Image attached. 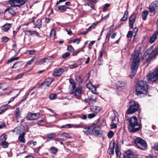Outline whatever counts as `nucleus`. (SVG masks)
Segmentation results:
<instances>
[{
	"instance_id": "9d476101",
	"label": "nucleus",
	"mask_w": 158,
	"mask_h": 158,
	"mask_svg": "<svg viewBox=\"0 0 158 158\" xmlns=\"http://www.w3.org/2000/svg\"><path fill=\"white\" fill-rule=\"evenodd\" d=\"M123 158H137L134 153L130 150H127L123 154Z\"/></svg>"
},
{
	"instance_id": "f257e3e1",
	"label": "nucleus",
	"mask_w": 158,
	"mask_h": 158,
	"mask_svg": "<svg viewBox=\"0 0 158 158\" xmlns=\"http://www.w3.org/2000/svg\"><path fill=\"white\" fill-rule=\"evenodd\" d=\"M140 52L138 50L135 51L131 58L132 62L131 65V72L130 76L133 78L135 76L138 67V64L140 60Z\"/></svg>"
},
{
	"instance_id": "aec40b11",
	"label": "nucleus",
	"mask_w": 158,
	"mask_h": 158,
	"mask_svg": "<svg viewBox=\"0 0 158 158\" xmlns=\"http://www.w3.org/2000/svg\"><path fill=\"white\" fill-rule=\"evenodd\" d=\"M60 137V139L63 141L65 140L68 138H71L68 134L65 133L61 134Z\"/></svg>"
},
{
	"instance_id": "603ef678",
	"label": "nucleus",
	"mask_w": 158,
	"mask_h": 158,
	"mask_svg": "<svg viewBox=\"0 0 158 158\" xmlns=\"http://www.w3.org/2000/svg\"><path fill=\"white\" fill-rule=\"evenodd\" d=\"M67 50L69 51L73 52L74 51V49L71 45H69L67 47Z\"/></svg>"
},
{
	"instance_id": "423d86ee",
	"label": "nucleus",
	"mask_w": 158,
	"mask_h": 158,
	"mask_svg": "<svg viewBox=\"0 0 158 158\" xmlns=\"http://www.w3.org/2000/svg\"><path fill=\"white\" fill-rule=\"evenodd\" d=\"M148 82H155L158 79V69H156L150 73L147 77Z\"/></svg>"
},
{
	"instance_id": "13d9d810",
	"label": "nucleus",
	"mask_w": 158,
	"mask_h": 158,
	"mask_svg": "<svg viewBox=\"0 0 158 158\" xmlns=\"http://www.w3.org/2000/svg\"><path fill=\"white\" fill-rule=\"evenodd\" d=\"M110 34L107 33L106 36V42H109L110 40Z\"/></svg>"
},
{
	"instance_id": "b1692460",
	"label": "nucleus",
	"mask_w": 158,
	"mask_h": 158,
	"mask_svg": "<svg viewBox=\"0 0 158 158\" xmlns=\"http://www.w3.org/2000/svg\"><path fill=\"white\" fill-rule=\"evenodd\" d=\"M9 3L12 7L18 6L17 0H10Z\"/></svg>"
},
{
	"instance_id": "e433bc0d",
	"label": "nucleus",
	"mask_w": 158,
	"mask_h": 158,
	"mask_svg": "<svg viewBox=\"0 0 158 158\" xmlns=\"http://www.w3.org/2000/svg\"><path fill=\"white\" fill-rule=\"evenodd\" d=\"M1 145L3 148H6L8 147L9 143L6 141H3L1 143Z\"/></svg>"
},
{
	"instance_id": "a878e982",
	"label": "nucleus",
	"mask_w": 158,
	"mask_h": 158,
	"mask_svg": "<svg viewBox=\"0 0 158 158\" xmlns=\"http://www.w3.org/2000/svg\"><path fill=\"white\" fill-rule=\"evenodd\" d=\"M27 32L29 33V35L31 36L34 35H35L36 36H39V33L36 31H30L28 30L27 31Z\"/></svg>"
},
{
	"instance_id": "e2e57ef3",
	"label": "nucleus",
	"mask_w": 158,
	"mask_h": 158,
	"mask_svg": "<svg viewBox=\"0 0 158 158\" xmlns=\"http://www.w3.org/2000/svg\"><path fill=\"white\" fill-rule=\"evenodd\" d=\"M80 42V40L78 38L74 39L73 41V42L77 43V44H79Z\"/></svg>"
},
{
	"instance_id": "c03bdc74",
	"label": "nucleus",
	"mask_w": 158,
	"mask_h": 158,
	"mask_svg": "<svg viewBox=\"0 0 158 158\" xmlns=\"http://www.w3.org/2000/svg\"><path fill=\"white\" fill-rule=\"evenodd\" d=\"M97 25V23H92L91 25L89 27V28L88 29V30H90L92 29H94L95 28V26Z\"/></svg>"
},
{
	"instance_id": "052dcab7",
	"label": "nucleus",
	"mask_w": 158,
	"mask_h": 158,
	"mask_svg": "<svg viewBox=\"0 0 158 158\" xmlns=\"http://www.w3.org/2000/svg\"><path fill=\"white\" fill-rule=\"evenodd\" d=\"M115 153H116L117 155H118V154L119 150H118V145L117 144H116V146L115 147Z\"/></svg>"
},
{
	"instance_id": "37998d69",
	"label": "nucleus",
	"mask_w": 158,
	"mask_h": 158,
	"mask_svg": "<svg viewBox=\"0 0 158 158\" xmlns=\"http://www.w3.org/2000/svg\"><path fill=\"white\" fill-rule=\"evenodd\" d=\"M57 96L55 94H52L49 96L50 99L51 100H54L57 98Z\"/></svg>"
},
{
	"instance_id": "a211bd4d",
	"label": "nucleus",
	"mask_w": 158,
	"mask_h": 158,
	"mask_svg": "<svg viewBox=\"0 0 158 158\" xmlns=\"http://www.w3.org/2000/svg\"><path fill=\"white\" fill-rule=\"evenodd\" d=\"M83 131L84 133L87 135H89L93 131V128H92V127L89 126L88 127H85Z\"/></svg>"
},
{
	"instance_id": "a18cd8bd",
	"label": "nucleus",
	"mask_w": 158,
	"mask_h": 158,
	"mask_svg": "<svg viewBox=\"0 0 158 158\" xmlns=\"http://www.w3.org/2000/svg\"><path fill=\"white\" fill-rule=\"evenodd\" d=\"M74 127H73L75 128H83L85 127V126H84L83 125H82V124H79L77 125H74L73 124Z\"/></svg>"
},
{
	"instance_id": "6e6d98bb",
	"label": "nucleus",
	"mask_w": 158,
	"mask_h": 158,
	"mask_svg": "<svg viewBox=\"0 0 158 158\" xmlns=\"http://www.w3.org/2000/svg\"><path fill=\"white\" fill-rule=\"evenodd\" d=\"M96 114L95 113L90 114H88V118L90 119L94 118Z\"/></svg>"
},
{
	"instance_id": "7c9ffc66",
	"label": "nucleus",
	"mask_w": 158,
	"mask_h": 158,
	"mask_svg": "<svg viewBox=\"0 0 158 158\" xmlns=\"http://www.w3.org/2000/svg\"><path fill=\"white\" fill-rule=\"evenodd\" d=\"M18 6H20L25 4L26 1L25 0H17Z\"/></svg>"
},
{
	"instance_id": "9b49d317",
	"label": "nucleus",
	"mask_w": 158,
	"mask_h": 158,
	"mask_svg": "<svg viewBox=\"0 0 158 158\" xmlns=\"http://www.w3.org/2000/svg\"><path fill=\"white\" fill-rule=\"evenodd\" d=\"M39 116L38 113H28L27 116V118L29 120H35L37 119Z\"/></svg>"
},
{
	"instance_id": "de8ad7c7",
	"label": "nucleus",
	"mask_w": 158,
	"mask_h": 158,
	"mask_svg": "<svg viewBox=\"0 0 158 158\" xmlns=\"http://www.w3.org/2000/svg\"><path fill=\"white\" fill-rule=\"evenodd\" d=\"M114 133L112 131H110L108 134V136L109 138H112L114 136Z\"/></svg>"
},
{
	"instance_id": "7ed1b4c3",
	"label": "nucleus",
	"mask_w": 158,
	"mask_h": 158,
	"mask_svg": "<svg viewBox=\"0 0 158 158\" xmlns=\"http://www.w3.org/2000/svg\"><path fill=\"white\" fill-rule=\"evenodd\" d=\"M135 90L138 95L143 94H146L148 90L147 82L144 81H139L136 84Z\"/></svg>"
},
{
	"instance_id": "6ab92c4d",
	"label": "nucleus",
	"mask_w": 158,
	"mask_h": 158,
	"mask_svg": "<svg viewBox=\"0 0 158 158\" xmlns=\"http://www.w3.org/2000/svg\"><path fill=\"white\" fill-rule=\"evenodd\" d=\"M90 111L93 113H98L101 110V108L100 107L96 106H92L90 107Z\"/></svg>"
},
{
	"instance_id": "09e8293b",
	"label": "nucleus",
	"mask_w": 158,
	"mask_h": 158,
	"mask_svg": "<svg viewBox=\"0 0 158 158\" xmlns=\"http://www.w3.org/2000/svg\"><path fill=\"white\" fill-rule=\"evenodd\" d=\"M110 6V4L109 3H106L105 4L103 8V10L104 11H105L106 9L109 7Z\"/></svg>"
},
{
	"instance_id": "412c9836",
	"label": "nucleus",
	"mask_w": 158,
	"mask_h": 158,
	"mask_svg": "<svg viewBox=\"0 0 158 158\" xmlns=\"http://www.w3.org/2000/svg\"><path fill=\"white\" fill-rule=\"evenodd\" d=\"M158 35L157 32L156 31L153 35L150 37L149 40V42L151 43H153L157 39V36Z\"/></svg>"
},
{
	"instance_id": "20e7f679",
	"label": "nucleus",
	"mask_w": 158,
	"mask_h": 158,
	"mask_svg": "<svg viewBox=\"0 0 158 158\" xmlns=\"http://www.w3.org/2000/svg\"><path fill=\"white\" fill-rule=\"evenodd\" d=\"M139 105L138 102L134 100H131L129 103V108L127 110L126 114H130L137 111L139 108Z\"/></svg>"
},
{
	"instance_id": "0eeeda50",
	"label": "nucleus",
	"mask_w": 158,
	"mask_h": 158,
	"mask_svg": "<svg viewBox=\"0 0 158 158\" xmlns=\"http://www.w3.org/2000/svg\"><path fill=\"white\" fill-rule=\"evenodd\" d=\"M97 95L96 94H93L90 96V97L86 98L84 101L85 103H87L89 105H93L96 102Z\"/></svg>"
},
{
	"instance_id": "473e14b6",
	"label": "nucleus",
	"mask_w": 158,
	"mask_h": 158,
	"mask_svg": "<svg viewBox=\"0 0 158 158\" xmlns=\"http://www.w3.org/2000/svg\"><path fill=\"white\" fill-rule=\"evenodd\" d=\"M128 14V12L127 10L124 13V16L121 19V20L122 21H125L127 18V16Z\"/></svg>"
},
{
	"instance_id": "5701e85b",
	"label": "nucleus",
	"mask_w": 158,
	"mask_h": 158,
	"mask_svg": "<svg viewBox=\"0 0 158 158\" xmlns=\"http://www.w3.org/2000/svg\"><path fill=\"white\" fill-rule=\"evenodd\" d=\"M125 85L124 81H119L117 83V88L118 89H121L124 87Z\"/></svg>"
},
{
	"instance_id": "c9c22d12",
	"label": "nucleus",
	"mask_w": 158,
	"mask_h": 158,
	"mask_svg": "<svg viewBox=\"0 0 158 158\" xmlns=\"http://www.w3.org/2000/svg\"><path fill=\"white\" fill-rule=\"evenodd\" d=\"M72 85V89L71 90L69 91V93L70 94H73L74 93V90L76 87V84L75 83H73Z\"/></svg>"
},
{
	"instance_id": "c756f323",
	"label": "nucleus",
	"mask_w": 158,
	"mask_h": 158,
	"mask_svg": "<svg viewBox=\"0 0 158 158\" xmlns=\"http://www.w3.org/2000/svg\"><path fill=\"white\" fill-rule=\"evenodd\" d=\"M50 149L51 153L54 154H56L58 150V149L57 148L54 147H51Z\"/></svg>"
},
{
	"instance_id": "338daca9",
	"label": "nucleus",
	"mask_w": 158,
	"mask_h": 158,
	"mask_svg": "<svg viewBox=\"0 0 158 158\" xmlns=\"http://www.w3.org/2000/svg\"><path fill=\"white\" fill-rule=\"evenodd\" d=\"M138 29L136 27H134L133 30V33H135V35H136V33L138 31Z\"/></svg>"
},
{
	"instance_id": "f3484780",
	"label": "nucleus",
	"mask_w": 158,
	"mask_h": 158,
	"mask_svg": "<svg viewBox=\"0 0 158 158\" xmlns=\"http://www.w3.org/2000/svg\"><path fill=\"white\" fill-rule=\"evenodd\" d=\"M64 72V70L62 69H58L55 70L53 73L54 76H59L61 75Z\"/></svg>"
},
{
	"instance_id": "4d7b16f0",
	"label": "nucleus",
	"mask_w": 158,
	"mask_h": 158,
	"mask_svg": "<svg viewBox=\"0 0 158 158\" xmlns=\"http://www.w3.org/2000/svg\"><path fill=\"white\" fill-rule=\"evenodd\" d=\"M2 41L5 42H7L9 40L8 38L6 36L2 37Z\"/></svg>"
},
{
	"instance_id": "f8f14e48",
	"label": "nucleus",
	"mask_w": 158,
	"mask_h": 158,
	"mask_svg": "<svg viewBox=\"0 0 158 158\" xmlns=\"http://www.w3.org/2000/svg\"><path fill=\"white\" fill-rule=\"evenodd\" d=\"M158 6V2L155 1L152 2L150 5L149 9L151 12H154Z\"/></svg>"
},
{
	"instance_id": "f03ea898",
	"label": "nucleus",
	"mask_w": 158,
	"mask_h": 158,
	"mask_svg": "<svg viewBox=\"0 0 158 158\" xmlns=\"http://www.w3.org/2000/svg\"><path fill=\"white\" fill-rule=\"evenodd\" d=\"M128 124V129L130 132L134 133L139 131L141 128L139 124L138 119L135 116L128 118L127 120Z\"/></svg>"
},
{
	"instance_id": "0e129e2a",
	"label": "nucleus",
	"mask_w": 158,
	"mask_h": 158,
	"mask_svg": "<svg viewBox=\"0 0 158 158\" xmlns=\"http://www.w3.org/2000/svg\"><path fill=\"white\" fill-rule=\"evenodd\" d=\"M28 51L29 52V54L31 55H33L34 53L35 52V50L34 49L32 50H29Z\"/></svg>"
},
{
	"instance_id": "f704fd0d",
	"label": "nucleus",
	"mask_w": 158,
	"mask_h": 158,
	"mask_svg": "<svg viewBox=\"0 0 158 158\" xmlns=\"http://www.w3.org/2000/svg\"><path fill=\"white\" fill-rule=\"evenodd\" d=\"M148 12L147 10L143 11L142 15V18L144 20H146L148 16Z\"/></svg>"
},
{
	"instance_id": "4468645a",
	"label": "nucleus",
	"mask_w": 158,
	"mask_h": 158,
	"mask_svg": "<svg viewBox=\"0 0 158 158\" xmlns=\"http://www.w3.org/2000/svg\"><path fill=\"white\" fill-rule=\"evenodd\" d=\"M93 131L94 132L95 135L99 137H102L103 136V132L100 130L99 128L94 127L93 128Z\"/></svg>"
},
{
	"instance_id": "2f4dec72",
	"label": "nucleus",
	"mask_w": 158,
	"mask_h": 158,
	"mask_svg": "<svg viewBox=\"0 0 158 158\" xmlns=\"http://www.w3.org/2000/svg\"><path fill=\"white\" fill-rule=\"evenodd\" d=\"M6 11H8L12 15H15V10L13 9L12 8H7L6 10Z\"/></svg>"
},
{
	"instance_id": "8fccbe9b",
	"label": "nucleus",
	"mask_w": 158,
	"mask_h": 158,
	"mask_svg": "<svg viewBox=\"0 0 158 158\" xmlns=\"http://www.w3.org/2000/svg\"><path fill=\"white\" fill-rule=\"evenodd\" d=\"M56 135L55 133H51L48 135V137L50 139H52L56 137Z\"/></svg>"
},
{
	"instance_id": "bf43d9fd",
	"label": "nucleus",
	"mask_w": 158,
	"mask_h": 158,
	"mask_svg": "<svg viewBox=\"0 0 158 158\" xmlns=\"http://www.w3.org/2000/svg\"><path fill=\"white\" fill-rule=\"evenodd\" d=\"M70 54L69 52H67L65 53V54H63L62 56V57L63 58H65L68 56L70 55Z\"/></svg>"
},
{
	"instance_id": "a19ab883",
	"label": "nucleus",
	"mask_w": 158,
	"mask_h": 158,
	"mask_svg": "<svg viewBox=\"0 0 158 158\" xmlns=\"http://www.w3.org/2000/svg\"><path fill=\"white\" fill-rule=\"evenodd\" d=\"M37 24H36L35 27H36L38 28H40L41 27L42 25V21L41 20L39 19L37 21Z\"/></svg>"
},
{
	"instance_id": "79ce46f5",
	"label": "nucleus",
	"mask_w": 158,
	"mask_h": 158,
	"mask_svg": "<svg viewBox=\"0 0 158 158\" xmlns=\"http://www.w3.org/2000/svg\"><path fill=\"white\" fill-rule=\"evenodd\" d=\"M19 57H15V58H14V57L11 58L10 59L8 60V61L7 62V63L8 64V63H10L12 61H14L15 60H18V59H19Z\"/></svg>"
},
{
	"instance_id": "69168bd1",
	"label": "nucleus",
	"mask_w": 158,
	"mask_h": 158,
	"mask_svg": "<svg viewBox=\"0 0 158 158\" xmlns=\"http://www.w3.org/2000/svg\"><path fill=\"white\" fill-rule=\"evenodd\" d=\"M33 60V59H31L26 64V66H28V65H31L34 61Z\"/></svg>"
},
{
	"instance_id": "4be33fe9",
	"label": "nucleus",
	"mask_w": 158,
	"mask_h": 158,
	"mask_svg": "<svg viewBox=\"0 0 158 158\" xmlns=\"http://www.w3.org/2000/svg\"><path fill=\"white\" fill-rule=\"evenodd\" d=\"M11 27V24L6 23L2 27V30L5 32L8 31Z\"/></svg>"
},
{
	"instance_id": "bb28decb",
	"label": "nucleus",
	"mask_w": 158,
	"mask_h": 158,
	"mask_svg": "<svg viewBox=\"0 0 158 158\" xmlns=\"http://www.w3.org/2000/svg\"><path fill=\"white\" fill-rule=\"evenodd\" d=\"M158 54V47L155 48V50L154 51L153 53L152 54L151 58V59H153L155 58L156 56Z\"/></svg>"
},
{
	"instance_id": "393cba45",
	"label": "nucleus",
	"mask_w": 158,
	"mask_h": 158,
	"mask_svg": "<svg viewBox=\"0 0 158 158\" xmlns=\"http://www.w3.org/2000/svg\"><path fill=\"white\" fill-rule=\"evenodd\" d=\"M68 8H69L65 5H62L58 7V10L61 12H65Z\"/></svg>"
},
{
	"instance_id": "3c124183",
	"label": "nucleus",
	"mask_w": 158,
	"mask_h": 158,
	"mask_svg": "<svg viewBox=\"0 0 158 158\" xmlns=\"http://www.w3.org/2000/svg\"><path fill=\"white\" fill-rule=\"evenodd\" d=\"M6 136V135L5 134H4L1 136L0 139L2 140H3V141H5L7 139Z\"/></svg>"
},
{
	"instance_id": "864d4df0",
	"label": "nucleus",
	"mask_w": 158,
	"mask_h": 158,
	"mask_svg": "<svg viewBox=\"0 0 158 158\" xmlns=\"http://www.w3.org/2000/svg\"><path fill=\"white\" fill-rule=\"evenodd\" d=\"M133 32L131 31H129L128 32L127 37L128 38H130L132 36Z\"/></svg>"
},
{
	"instance_id": "c85d7f7f",
	"label": "nucleus",
	"mask_w": 158,
	"mask_h": 158,
	"mask_svg": "<svg viewBox=\"0 0 158 158\" xmlns=\"http://www.w3.org/2000/svg\"><path fill=\"white\" fill-rule=\"evenodd\" d=\"M73 127V124H67L60 127V128L61 129L63 128H69Z\"/></svg>"
},
{
	"instance_id": "cd10ccee",
	"label": "nucleus",
	"mask_w": 158,
	"mask_h": 158,
	"mask_svg": "<svg viewBox=\"0 0 158 158\" xmlns=\"http://www.w3.org/2000/svg\"><path fill=\"white\" fill-rule=\"evenodd\" d=\"M25 135V133L24 132H23L21 135H20L19 137V141L23 143H24L25 142V139L24 138V135Z\"/></svg>"
},
{
	"instance_id": "dca6fc26",
	"label": "nucleus",
	"mask_w": 158,
	"mask_h": 158,
	"mask_svg": "<svg viewBox=\"0 0 158 158\" xmlns=\"http://www.w3.org/2000/svg\"><path fill=\"white\" fill-rule=\"evenodd\" d=\"M54 80V79L53 78H49L48 80H46L44 82L41 83V85L42 86L44 85L47 87H49Z\"/></svg>"
},
{
	"instance_id": "49530a36",
	"label": "nucleus",
	"mask_w": 158,
	"mask_h": 158,
	"mask_svg": "<svg viewBox=\"0 0 158 158\" xmlns=\"http://www.w3.org/2000/svg\"><path fill=\"white\" fill-rule=\"evenodd\" d=\"M86 87L89 89H93V88L94 87L91 83L87 84L86 85Z\"/></svg>"
},
{
	"instance_id": "680f3d73",
	"label": "nucleus",
	"mask_w": 158,
	"mask_h": 158,
	"mask_svg": "<svg viewBox=\"0 0 158 158\" xmlns=\"http://www.w3.org/2000/svg\"><path fill=\"white\" fill-rule=\"evenodd\" d=\"M66 31L68 32V34L69 35H71L72 33V31L69 28L67 27L66 28Z\"/></svg>"
},
{
	"instance_id": "2eb2a0df",
	"label": "nucleus",
	"mask_w": 158,
	"mask_h": 158,
	"mask_svg": "<svg viewBox=\"0 0 158 158\" xmlns=\"http://www.w3.org/2000/svg\"><path fill=\"white\" fill-rule=\"evenodd\" d=\"M50 57L49 56L44 59H41L39 61L36 62L35 63V64L36 65H41L44 64L45 63L50 62Z\"/></svg>"
},
{
	"instance_id": "5fc2aeb1",
	"label": "nucleus",
	"mask_w": 158,
	"mask_h": 158,
	"mask_svg": "<svg viewBox=\"0 0 158 158\" xmlns=\"http://www.w3.org/2000/svg\"><path fill=\"white\" fill-rule=\"evenodd\" d=\"M7 109L6 107L1 108H0V114H2L3 112L6 111Z\"/></svg>"
},
{
	"instance_id": "1a4fd4ad",
	"label": "nucleus",
	"mask_w": 158,
	"mask_h": 158,
	"mask_svg": "<svg viewBox=\"0 0 158 158\" xmlns=\"http://www.w3.org/2000/svg\"><path fill=\"white\" fill-rule=\"evenodd\" d=\"M82 87H78L74 90V96L75 97L78 99H80L81 96V91Z\"/></svg>"
},
{
	"instance_id": "ddd939ff",
	"label": "nucleus",
	"mask_w": 158,
	"mask_h": 158,
	"mask_svg": "<svg viewBox=\"0 0 158 158\" xmlns=\"http://www.w3.org/2000/svg\"><path fill=\"white\" fill-rule=\"evenodd\" d=\"M136 16L134 14H132L129 18V24L131 28H133V24L135 22Z\"/></svg>"
},
{
	"instance_id": "ea45409f",
	"label": "nucleus",
	"mask_w": 158,
	"mask_h": 158,
	"mask_svg": "<svg viewBox=\"0 0 158 158\" xmlns=\"http://www.w3.org/2000/svg\"><path fill=\"white\" fill-rule=\"evenodd\" d=\"M15 115L17 118L19 117L21 115V113L19 110V108H17L16 109L15 111Z\"/></svg>"
},
{
	"instance_id": "72a5a7b5",
	"label": "nucleus",
	"mask_w": 158,
	"mask_h": 158,
	"mask_svg": "<svg viewBox=\"0 0 158 158\" xmlns=\"http://www.w3.org/2000/svg\"><path fill=\"white\" fill-rule=\"evenodd\" d=\"M115 146V143L114 142L112 143V147H111L110 146L109 147V149L111 150L110 152V153L111 154H114V148Z\"/></svg>"
},
{
	"instance_id": "39448f33",
	"label": "nucleus",
	"mask_w": 158,
	"mask_h": 158,
	"mask_svg": "<svg viewBox=\"0 0 158 158\" xmlns=\"http://www.w3.org/2000/svg\"><path fill=\"white\" fill-rule=\"evenodd\" d=\"M135 142L137 147L140 149L145 150L147 147V144L146 141L140 138L135 139Z\"/></svg>"
},
{
	"instance_id": "4c0bfd02",
	"label": "nucleus",
	"mask_w": 158,
	"mask_h": 158,
	"mask_svg": "<svg viewBox=\"0 0 158 158\" xmlns=\"http://www.w3.org/2000/svg\"><path fill=\"white\" fill-rule=\"evenodd\" d=\"M56 32L55 30L53 29H52L50 33V36L51 37H54V38H55V37L56 36Z\"/></svg>"
},
{
	"instance_id": "774afa93",
	"label": "nucleus",
	"mask_w": 158,
	"mask_h": 158,
	"mask_svg": "<svg viewBox=\"0 0 158 158\" xmlns=\"http://www.w3.org/2000/svg\"><path fill=\"white\" fill-rule=\"evenodd\" d=\"M91 92L93 93V94H96V88L94 87L93 88V89H91Z\"/></svg>"
},
{
	"instance_id": "6e6552de",
	"label": "nucleus",
	"mask_w": 158,
	"mask_h": 158,
	"mask_svg": "<svg viewBox=\"0 0 158 158\" xmlns=\"http://www.w3.org/2000/svg\"><path fill=\"white\" fill-rule=\"evenodd\" d=\"M152 55V51L151 50H148L144 53L143 56V60L144 62H147L149 60H151L152 59H151V57Z\"/></svg>"
},
{
	"instance_id": "58836bf2",
	"label": "nucleus",
	"mask_w": 158,
	"mask_h": 158,
	"mask_svg": "<svg viewBox=\"0 0 158 158\" xmlns=\"http://www.w3.org/2000/svg\"><path fill=\"white\" fill-rule=\"evenodd\" d=\"M22 128L20 127H15L14 129V131L16 132L17 134H20Z\"/></svg>"
}]
</instances>
